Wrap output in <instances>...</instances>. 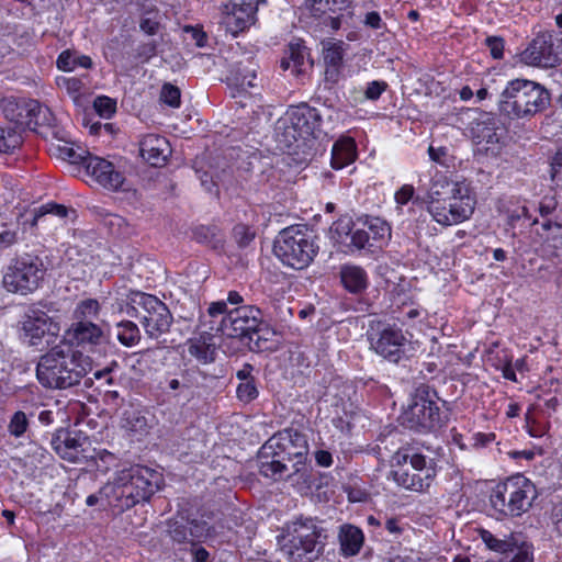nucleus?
<instances>
[{
	"label": "nucleus",
	"instance_id": "nucleus-1",
	"mask_svg": "<svg viewBox=\"0 0 562 562\" xmlns=\"http://www.w3.org/2000/svg\"><path fill=\"white\" fill-rule=\"evenodd\" d=\"M161 484V473L147 467L135 465L116 473L113 481L101 487L99 495L110 506L125 510L148 501Z\"/></svg>",
	"mask_w": 562,
	"mask_h": 562
},
{
	"label": "nucleus",
	"instance_id": "nucleus-2",
	"mask_svg": "<svg viewBox=\"0 0 562 562\" xmlns=\"http://www.w3.org/2000/svg\"><path fill=\"white\" fill-rule=\"evenodd\" d=\"M92 370L88 356L61 342L44 355L36 367L38 382L49 389H67L78 384Z\"/></svg>",
	"mask_w": 562,
	"mask_h": 562
},
{
	"label": "nucleus",
	"instance_id": "nucleus-3",
	"mask_svg": "<svg viewBox=\"0 0 562 562\" xmlns=\"http://www.w3.org/2000/svg\"><path fill=\"white\" fill-rule=\"evenodd\" d=\"M549 104L550 93L542 85L518 78L506 83L498 100L499 112L512 120L531 117Z\"/></svg>",
	"mask_w": 562,
	"mask_h": 562
},
{
	"label": "nucleus",
	"instance_id": "nucleus-4",
	"mask_svg": "<svg viewBox=\"0 0 562 562\" xmlns=\"http://www.w3.org/2000/svg\"><path fill=\"white\" fill-rule=\"evenodd\" d=\"M307 452V445L304 437L297 432H282L270 438L259 450V471L273 480L288 475V465L283 462L286 454L289 459L293 456L296 460L293 467L299 472L297 465L304 464Z\"/></svg>",
	"mask_w": 562,
	"mask_h": 562
},
{
	"label": "nucleus",
	"instance_id": "nucleus-5",
	"mask_svg": "<svg viewBox=\"0 0 562 562\" xmlns=\"http://www.w3.org/2000/svg\"><path fill=\"white\" fill-rule=\"evenodd\" d=\"M212 318L210 329L229 338H244L257 331L262 313L254 305H243L228 310L224 301L212 302L207 307Z\"/></svg>",
	"mask_w": 562,
	"mask_h": 562
},
{
	"label": "nucleus",
	"instance_id": "nucleus-6",
	"mask_svg": "<svg viewBox=\"0 0 562 562\" xmlns=\"http://www.w3.org/2000/svg\"><path fill=\"white\" fill-rule=\"evenodd\" d=\"M537 496L535 484L526 476L517 474L493 488L490 504L502 517H519L531 508Z\"/></svg>",
	"mask_w": 562,
	"mask_h": 562
},
{
	"label": "nucleus",
	"instance_id": "nucleus-7",
	"mask_svg": "<svg viewBox=\"0 0 562 562\" xmlns=\"http://www.w3.org/2000/svg\"><path fill=\"white\" fill-rule=\"evenodd\" d=\"M273 250L285 266L301 270L314 260L318 246L307 228L296 225L289 226L279 233Z\"/></svg>",
	"mask_w": 562,
	"mask_h": 562
},
{
	"label": "nucleus",
	"instance_id": "nucleus-8",
	"mask_svg": "<svg viewBox=\"0 0 562 562\" xmlns=\"http://www.w3.org/2000/svg\"><path fill=\"white\" fill-rule=\"evenodd\" d=\"M319 537L313 519H296L286 525L281 552L291 562H312L321 551Z\"/></svg>",
	"mask_w": 562,
	"mask_h": 562
},
{
	"label": "nucleus",
	"instance_id": "nucleus-9",
	"mask_svg": "<svg viewBox=\"0 0 562 562\" xmlns=\"http://www.w3.org/2000/svg\"><path fill=\"white\" fill-rule=\"evenodd\" d=\"M476 205L475 195L468 182L453 186L451 194L446 199L427 201V212L441 226L458 225L468 221Z\"/></svg>",
	"mask_w": 562,
	"mask_h": 562
},
{
	"label": "nucleus",
	"instance_id": "nucleus-10",
	"mask_svg": "<svg viewBox=\"0 0 562 562\" xmlns=\"http://www.w3.org/2000/svg\"><path fill=\"white\" fill-rule=\"evenodd\" d=\"M130 301L132 306L127 314L139 319L149 338L158 339L169 331L172 315L162 301L144 292L132 293Z\"/></svg>",
	"mask_w": 562,
	"mask_h": 562
},
{
	"label": "nucleus",
	"instance_id": "nucleus-11",
	"mask_svg": "<svg viewBox=\"0 0 562 562\" xmlns=\"http://www.w3.org/2000/svg\"><path fill=\"white\" fill-rule=\"evenodd\" d=\"M45 272L40 257L25 254L13 258L4 268L2 285L8 292L25 295L38 289Z\"/></svg>",
	"mask_w": 562,
	"mask_h": 562
},
{
	"label": "nucleus",
	"instance_id": "nucleus-12",
	"mask_svg": "<svg viewBox=\"0 0 562 562\" xmlns=\"http://www.w3.org/2000/svg\"><path fill=\"white\" fill-rule=\"evenodd\" d=\"M321 115L315 108L307 104L290 106L284 116L278 122V130H283L281 142L290 148L299 139H307L319 126Z\"/></svg>",
	"mask_w": 562,
	"mask_h": 562
},
{
	"label": "nucleus",
	"instance_id": "nucleus-13",
	"mask_svg": "<svg viewBox=\"0 0 562 562\" xmlns=\"http://www.w3.org/2000/svg\"><path fill=\"white\" fill-rule=\"evenodd\" d=\"M371 349L383 359L397 363L405 357L408 339L401 328L386 326L369 335Z\"/></svg>",
	"mask_w": 562,
	"mask_h": 562
},
{
	"label": "nucleus",
	"instance_id": "nucleus-14",
	"mask_svg": "<svg viewBox=\"0 0 562 562\" xmlns=\"http://www.w3.org/2000/svg\"><path fill=\"white\" fill-rule=\"evenodd\" d=\"M411 428L429 431L440 427L443 417L438 401L427 392L426 396L418 394L406 412Z\"/></svg>",
	"mask_w": 562,
	"mask_h": 562
},
{
	"label": "nucleus",
	"instance_id": "nucleus-15",
	"mask_svg": "<svg viewBox=\"0 0 562 562\" xmlns=\"http://www.w3.org/2000/svg\"><path fill=\"white\" fill-rule=\"evenodd\" d=\"M519 59L527 66L548 68L560 61V55L553 47L552 36L539 34L520 53Z\"/></svg>",
	"mask_w": 562,
	"mask_h": 562
},
{
	"label": "nucleus",
	"instance_id": "nucleus-16",
	"mask_svg": "<svg viewBox=\"0 0 562 562\" xmlns=\"http://www.w3.org/2000/svg\"><path fill=\"white\" fill-rule=\"evenodd\" d=\"M106 335L103 329L93 322H76L65 333L64 340L71 347L77 346L87 351L106 345Z\"/></svg>",
	"mask_w": 562,
	"mask_h": 562
},
{
	"label": "nucleus",
	"instance_id": "nucleus-17",
	"mask_svg": "<svg viewBox=\"0 0 562 562\" xmlns=\"http://www.w3.org/2000/svg\"><path fill=\"white\" fill-rule=\"evenodd\" d=\"M23 337L31 346L41 344L45 336L56 337L59 324L41 310H31L22 323Z\"/></svg>",
	"mask_w": 562,
	"mask_h": 562
},
{
	"label": "nucleus",
	"instance_id": "nucleus-18",
	"mask_svg": "<svg viewBox=\"0 0 562 562\" xmlns=\"http://www.w3.org/2000/svg\"><path fill=\"white\" fill-rule=\"evenodd\" d=\"M83 165L87 175L101 187L114 191L122 187L124 176L115 169L111 161L89 153Z\"/></svg>",
	"mask_w": 562,
	"mask_h": 562
},
{
	"label": "nucleus",
	"instance_id": "nucleus-19",
	"mask_svg": "<svg viewBox=\"0 0 562 562\" xmlns=\"http://www.w3.org/2000/svg\"><path fill=\"white\" fill-rule=\"evenodd\" d=\"M222 23L233 36L248 29L255 21L256 10L251 4H222Z\"/></svg>",
	"mask_w": 562,
	"mask_h": 562
},
{
	"label": "nucleus",
	"instance_id": "nucleus-20",
	"mask_svg": "<svg viewBox=\"0 0 562 562\" xmlns=\"http://www.w3.org/2000/svg\"><path fill=\"white\" fill-rule=\"evenodd\" d=\"M52 445L56 453L69 462L79 463L87 458L85 452L89 441L80 432H66L64 436L56 437Z\"/></svg>",
	"mask_w": 562,
	"mask_h": 562
},
{
	"label": "nucleus",
	"instance_id": "nucleus-21",
	"mask_svg": "<svg viewBox=\"0 0 562 562\" xmlns=\"http://www.w3.org/2000/svg\"><path fill=\"white\" fill-rule=\"evenodd\" d=\"M140 156L151 166H161L170 155L168 140L156 134L145 135L139 143Z\"/></svg>",
	"mask_w": 562,
	"mask_h": 562
},
{
	"label": "nucleus",
	"instance_id": "nucleus-22",
	"mask_svg": "<svg viewBox=\"0 0 562 562\" xmlns=\"http://www.w3.org/2000/svg\"><path fill=\"white\" fill-rule=\"evenodd\" d=\"M256 65L247 60L246 63L239 61L232 65L226 80L228 86L236 90L237 93H244L247 92L249 88L256 87Z\"/></svg>",
	"mask_w": 562,
	"mask_h": 562
},
{
	"label": "nucleus",
	"instance_id": "nucleus-23",
	"mask_svg": "<svg viewBox=\"0 0 562 562\" xmlns=\"http://www.w3.org/2000/svg\"><path fill=\"white\" fill-rule=\"evenodd\" d=\"M358 157L356 140L347 135L340 136L331 147L330 166L340 170L353 164Z\"/></svg>",
	"mask_w": 562,
	"mask_h": 562
},
{
	"label": "nucleus",
	"instance_id": "nucleus-24",
	"mask_svg": "<svg viewBox=\"0 0 562 562\" xmlns=\"http://www.w3.org/2000/svg\"><path fill=\"white\" fill-rule=\"evenodd\" d=\"M393 481L401 487L414 492H424L428 490L432 481L420 473H409L408 470L398 469L392 472Z\"/></svg>",
	"mask_w": 562,
	"mask_h": 562
},
{
	"label": "nucleus",
	"instance_id": "nucleus-25",
	"mask_svg": "<svg viewBox=\"0 0 562 562\" xmlns=\"http://www.w3.org/2000/svg\"><path fill=\"white\" fill-rule=\"evenodd\" d=\"M395 460L397 464L408 461L416 472L420 473L423 476H427L431 481H434L436 476V462L434 459H427L424 454L397 452Z\"/></svg>",
	"mask_w": 562,
	"mask_h": 562
},
{
	"label": "nucleus",
	"instance_id": "nucleus-26",
	"mask_svg": "<svg viewBox=\"0 0 562 562\" xmlns=\"http://www.w3.org/2000/svg\"><path fill=\"white\" fill-rule=\"evenodd\" d=\"M340 279L344 286L351 293H359L368 285L367 273L358 266L347 265L341 267Z\"/></svg>",
	"mask_w": 562,
	"mask_h": 562
},
{
	"label": "nucleus",
	"instance_id": "nucleus-27",
	"mask_svg": "<svg viewBox=\"0 0 562 562\" xmlns=\"http://www.w3.org/2000/svg\"><path fill=\"white\" fill-rule=\"evenodd\" d=\"M467 182L465 180H450L446 175L436 172L430 182L427 193V201H436L437 199H446L451 194V190L456 183Z\"/></svg>",
	"mask_w": 562,
	"mask_h": 562
},
{
	"label": "nucleus",
	"instance_id": "nucleus-28",
	"mask_svg": "<svg viewBox=\"0 0 562 562\" xmlns=\"http://www.w3.org/2000/svg\"><path fill=\"white\" fill-rule=\"evenodd\" d=\"M339 539L342 552L346 555H355L362 546L363 533L355 526H344L341 527Z\"/></svg>",
	"mask_w": 562,
	"mask_h": 562
},
{
	"label": "nucleus",
	"instance_id": "nucleus-29",
	"mask_svg": "<svg viewBox=\"0 0 562 562\" xmlns=\"http://www.w3.org/2000/svg\"><path fill=\"white\" fill-rule=\"evenodd\" d=\"M91 66V58L77 52L64 50L57 58V67L63 71H72L78 67L90 68Z\"/></svg>",
	"mask_w": 562,
	"mask_h": 562
},
{
	"label": "nucleus",
	"instance_id": "nucleus-30",
	"mask_svg": "<svg viewBox=\"0 0 562 562\" xmlns=\"http://www.w3.org/2000/svg\"><path fill=\"white\" fill-rule=\"evenodd\" d=\"M188 352L201 363H209L214 360L215 347L200 337L188 342Z\"/></svg>",
	"mask_w": 562,
	"mask_h": 562
},
{
	"label": "nucleus",
	"instance_id": "nucleus-31",
	"mask_svg": "<svg viewBox=\"0 0 562 562\" xmlns=\"http://www.w3.org/2000/svg\"><path fill=\"white\" fill-rule=\"evenodd\" d=\"M351 0H306V5L313 15L321 16L349 8Z\"/></svg>",
	"mask_w": 562,
	"mask_h": 562
},
{
	"label": "nucleus",
	"instance_id": "nucleus-32",
	"mask_svg": "<svg viewBox=\"0 0 562 562\" xmlns=\"http://www.w3.org/2000/svg\"><path fill=\"white\" fill-rule=\"evenodd\" d=\"M190 536L192 543L195 541H209L216 538V529L211 526L209 521L203 518H194L189 521Z\"/></svg>",
	"mask_w": 562,
	"mask_h": 562
},
{
	"label": "nucleus",
	"instance_id": "nucleus-33",
	"mask_svg": "<svg viewBox=\"0 0 562 562\" xmlns=\"http://www.w3.org/2000/svg\"><path fill=\"white\" fill-rule=\"evenodd\" d=\"M116 338L125 347H133L140 340V331L137 325L131 321L117 324Z\"/></svg>",
	"mask_w": 562,
	"mask_h": 562
},
{
	"label": "nucleus",
	"instance_id": "nucleus-34",
	"mask_svg": "<svg viewBox=\"0 0 562 562\" xmlns=\"http://www.w3.org/2000/svg\"><path fill=\"white\" fill-rule=\"evenodd\" d=\"M352 229L353 223L351 217L342 216L330 226V237L335 243L345 246L349 240Z\"/></svg>",
	"mask_w": 562,
	"mask_h": 562
},
{
	"label": "nucleus",
	"instance_id": "nucleus-35",
	"mask_svg": "<svg viewBox=\"0 0 562 562\" xmlns=\"http://www.w3.org/2000/svg\"><path fill=\"white\" fill-rule=\"evenodd\" d=\"M100 312V304L94 299L81 300L74 311V317L77 322H92Z\"/></svg>",
	"mask_w": 562,
	"mask_h": 562
},
{
	"label": "nucleus",
	"instance_id": "nucleus-36",
	"mask_svg": "<svg viewBox=\"0 0 562 562\" xmlns=\"http://www.w3.org/2000/svg\"><path fill=\"white\" fill-rule=\"evenodd\" d=\"M0 109L9 121L15 124H27L20 112L21 100H16L13 97L3 98L0 100Z\"/></svg>",
	"mask_w": 562,
	"mask_h": 562
},
{
	"label": "nucleus",
	"instance_id": "nucleus-37",
	"mask_svg": "<svg viewBox=\"0 0 562 562\" xmlns=\"http://www.w3.org/2000/svg\"><path fill=\"white\" fill-rule=\"evenodd\" d=\"M42 111V106L36 100H21L20 112L24 116L27 124H16L21 128H32L37 123V117Z\"/></svg>",
	"mask_w": 562,
	"mask_h": 562
},
{
	"label": "nucleus",
	"instance_id": "nucleus-38",
	"mask_svg": "<svg viewBox=\"0 0 562 562\" xmlns=\"http://www.w3.org/2000/svg\"><path fill=\"white\" fill-rule=\"evenodd\" d=\"M30 427V417L23 411H16L9 419L8 431L15 438H22Z\"/></svg>",
	"mask_w": 562,
	"mask_h": 562
},
{
	"label": "nucleus",
	"instance_id": "nucleus-39",
	"mask_svg": "<svg viewBox=\"0 0 562 562\" xmlns=\"http://www.w3.org/2000/svg\"><path fill=\"white\" fill-rule=\"evenodd\" d=\"M56 83L58 88L65 90L67 94L77 103L82 93L83 83L75 77H57Z\"/></svg>",
	"mask_w": 562,
	"mask_h": 562
},
{
	"label": "nucleus",
	"instance_id": "nucleus-40",
	"mask_svg": "<svg viewBox=\"0 0 562 562\" xmlns=\"http://www.w3.org/2000/svg\"><path fill=\"white\" fill-rule=\"evenodd\" d=\"M325 65L341 66L344 59V49L341 42H326L324 44Z\"/></svg>",
	"mask_w": 562,
	"mask_h": 562
},
{
	"label": "nucleus",
	"instance_id": "nucleus-41",
	"mask_svg": "<svg viewBox=\"0 0 562 562\" xmlns=\"http://www.w3.org/2000/svg\"><path fill=\"white\" fill-rule=\"evenodd\" d=\"M125 428L132 432L143 435L147 432L149 424L140 412H132L125 419Z\"/></svg>",
	"mask_w": 562,
	"mask_h": 562
},
{
	"label": "nucleus",
	"instance_id": "nucleus-42",
	"mask_svg": "<svg viewBox=\"0 0 562 562\" xmlns=\"http://www.w3.org/2000/svg\"><path fill=\"white\" fill-rule=\"evenodd\" d=\"M480 536L488 549L501 553L510 551L512 543L507 540L496 538L491 531L481 530Z\"/></svg>",
	"mask_w": 562,
	"mask_h": 562
},
{
	"label": "nucleus",
	"instance_id": "nucleus-43",
	"mask_svg": "<svg viewBox=\"0 0 562 562\" xmlns=\"http://www.w3.org/2000/svg\"><path fill=\"white\" fill-rule=\"evenodd\" d=\"M369 229L372 234V238L375 240L384 241L391 237L390 225L379 217L370 220Z\"/></svg>",
	"mask_w": 562,
	"mask_h": 562
},
{
	"label": "nucleus",
	"instance_id": "nucleus-44",
	"mask_svg": "<svg viewBox=\"0 0 562 562\" xmlns=\"http://www.w3.org/2000/svg\"><path fill=\"white\" fill-rule=\"evenodd\" d=\"M58 155L60 158L68 160L71 164H85V160L87 158L88 151L80 149V148H74L69 145H63L58 146L57 148Z\"/></svg>",
	"mask_w": 562,
	"mask_h": 562
},
{
	"label": "nucleus",
	"instance_id": "nucleus-45",
	"mask_svg": "<svg viewBox=\"0 0 562 562\" xmlns=\"http://www.w3.org/2000/svg\"><path fill=\"white\" fill-rule=\"evenodd\" d=\"M169 533H170V537L176 542H179V543L190 542V543H192V538L190 536L189 521H187L186 524L179 522V521L171 522L170 526H169Z\"/></svg>",
	"mask_w": 562,
	"mask_h": 562
},
{
	"label": "nucleus",
	"instance_id": "nucleus-46",
	"mask_svg": "<svg viewBox=\"0 0 562 562\" xmlns=\"http://www.w3.org/2000/svg\"><path fill=\"white\" fill-rule=\"evenodd\" d=\"M95 112L103 119H110L116 110V102L105 95L98 97L93 102Z\"/></svg>",
	"mask_w": 562,
	"mask_h": 562
},
{
	"label": "nucleus",
	"instance_id": "nucleus-47",
	"mask_svg": "<svg viewBox=\"0 0 562 562\" xmlns=\"http://www.w3.org/2000/svg\"><path fill=\"white\" fill-rule=\"evenodd\" d=\"M304 64V52L297 46L294 48L293 46H290V55L288 58H284L281 61V67L284 70L290 69L293 67L292 71L297 72L300 70V67Z\"/></svg>",
	"mask_w": 562,
	"mask_h": 562
},
{
	"label": "nucleus",
	"instance_id": "nucleus-48",
	"mask_svg": "<svg viewBox=\"0 0 562 562\" xmlns=\"http://www.w3.org/2000/svg\"><path fill=\"white\" fill-rule=\"evenodd\" d=\"M236 393L237 397L245 403L251 402L259 394L255 380L240 382L237 386Z\"/></svg>",
	"mask_w": 562,
	"mask_h": 562
},
{
	"label": "nucleus",
	"instance_id": "nucleus-49",
	"mask_svg": "<svg viewBox=\"0 0 562 562\" xmlns=\"http://www.w3.org/2000/svg\"><path fill=\"white\" fill-rule=\"evenodd\" d=\"M415 189L412 184H403L394 194V201L396 203V210L402 211L414 196Z\"/></svg>",
	"mask_w": 562,
	"mask_h": 562
},
{
	"label": "nucleus",
	"instance_id": "nucleus-50",
	"mask_svg": "<svg viewBox=\"0 0 562 562\" xmlns=\"http://www.w3.org/2000/svg\"><path fill=\"white\" fill-rule=\"evenodd\" d=\"M180 90L172 85H165L161 89V100L172 106L178 108L180 105Z\"/></svg>",
	"mask_w": 562,
	"mask_h": 562
},
{
	"label": "nucleus",
	"instance_id": "nucleus-51",
	"mask_svg": "<svg viewBox=\"0 0 562 562\" xmlns=\"http://www.w3.org/2000/svg\"><path fill=\"white\" fill-rule=\"evenodd\" d=\"M20 140L14 132L0 128V153H9L18 147Z\"/></svg>",
	"mask_w": 562,
	"mask_h": 562
},
{
	"label": "nucleus",
	"instance_id": "nucleus-52",
	"mask_svg": "<svg viewBox=\"0 0 562 562\" xmlns=\"http://www.w3.org/2000/svg\"><path fill=\"white\" fill-rule=\"evenodd\" d=\"M369 241V233L363 229H356L351 232V235L349 237V240L347 241V245L345 247L348 248V250L355 249H362L366 247V245Z\"/></svg>",
	"mask_w": 562,
	"mask_h": 562
},
{
	"label": "nucleus",
	"instance_id": "nucleus-53",
	"mask_svg": "<svg viewBox=\"0 0 562 562\" xmlns=\"http://www.w3.org/2000/svg\"><path fill=\"white\" fill-rule=\"evenodd\" d=\"M509 552H512L513 555L510 558L508 557V562H533L532 550L528 544H522L515 550L510 548Z\"/></svg>",
	"mask_w": 562,
	"mask_h": 562
},
{
	"label": "nucleus",
	"instance_id": "nucleus-54",
	"mask_svg": "<svg viewBox=\"0 0 562 562\" xmlns=\"http://www.w3.org/2000/svg\"><path fill=\"white\" fill-rule=\"evenodd\" d=\"M387 83L384 81L374 80L368 83L364 95L369 100H378L381 94L386 90Z\"/></svg>",
	"mask_w": 562,
	"mask_h": 562
},
{
	"label": "nucleus",
	"instance_id": "nucleus-55",
	"mask_svg": "<svg viewBox=\"0 0 562 562\" xmlns=\"http://www.w3.org/2000/svg\"><path fill=\"white\" fill-rule=\"evenodd\" d=\"M486 46L491 52V55L495 59L503 58L504 55V40L497 36H490L485 40Z\"/></svg>",
	"mask_w": 562,
	"mask_h": 562
},
{
	"label": "nucleus",
	"instance_id": "nucleus-56",
	"mask_svg": "<svg viewBox=\"0 0 562 562\" xmlns=\"http://www.w3.org/2000/svg\"><path fill=\"white\" fill-rule=\"evenodd\" d=\"M405 526H406V524L401 518H397V517H389V518H386V520L384 522L385 529L393 537L401 536L405 529Z\"/></svg>",
	"mask_w": 562,
	"mask_h": 562
},
{
	"label": "nucleus",
	"instance_id": "nucleus-57",
	"mask_svg": "<svg viewBox=\"0 0 562 562\" xmlns=\"http://www.w3.org/2000/svg\"><path fill=\"white\" fill-rule=\"evenodd\" d=\"M43 210H44V212H43L42 216H44L46 214H52L59 218H65L68 216L69 213H75L74 210H69L66 206L60 205V204H46L45 206H43Z\"/></svg>",
	"mask_w": 562,
	"mask_h": 562
},
{
	"label": "nucleus",
	"instance_id": "nucleus-58",
	"mask_svg": "<svg viewBox=\"0 0 562 562\" xmlns=\"http://www.w3.org/2000/svg\"><path fill=\"white\" fill-rule=\"evenodd\" d=\"M428 155L432 161H435L439 165H442V166H448V164H447L448 150L446 147H434L430 145L428 148Z\"/></svg>",
	"mask_w": 562,
	"mask_h": 562
},
{
	"label": "nucleus",
	"instance_id": "nucleus-59",
	"mask_svg": "<svg viewBox=\"0 0 562 562\" xmlns=\"http://www.w3.org/2000/svg\"><path fill=\"white\" fill-rule=\"evenodd\" d=\"M542 227L549 232V238L560 239V244H562V224L547 220L542 223Z\"/></svg>",
	"mask_w": 562,
	"mask_h": 562
},
{
	"label": "nucleus",
	"instance_id": "nucleus-60",
	"mask_svg": "<svg viewBox=\"0 0 562 562\" xmlns=\"http://www.w3.org/2000/svg\"><path fill=\"white\" fill-rule=\"evenodd\" d=\"M507 216L510 223H514L515 221H518L520 218H531V215L529 213V209L526 205H521L515 210H508Z\"/></svg>",
	"mask_w": 562,
	"mask_h": 562
},
{
	"label": "nucleus",
	"instance_id": "nucleus-61",
	"mask_svg": "<svg viewBox=\"0 0 562 562\" xmlns=\"http://www.w3.org/2000/svg\"><path fill=\"white\" fill-rule=\"evenodd\" d=\"M139 26L144 33L155 35L158 31L159 23L154 19L144 18L142 19Z\"/></svg>",
	"mask_w": 562,
	"mask_h": 562
},
{
	"label": "nucleus",
	"instance_id": "nucleus-62",
	"mask_svg": "<svg viewBox=\"0 0 562 562\" xmlns=\"http://www.w3.org/2000/svg\"><path fill=\"white\" fill-rule=\"evenodd\" d=\"M315 460L318 465L324 467V468H328L333 463L331 453L326 450L315 451Z\"/></svg>",
	"mask_w": 562,
	"mask_h": 562
},
{
	"label": "nucleus",
	"instance_id": "nucleus-63",
	"mask_svg": "<svg viewBox=\"0 0 562 562\" xmlns=\"http://www.w3.org/2000/svg\"><path fill=\"white\" fill-rule=\"evenodd\" d=\"M364 24L371 29L378 30L382 26V19L375 11L366 14Z\"/></svg>",
	"mask_w": 562,
	"mask_h": 562
},
{
	"label": "nucleus",
	"instance_id": "nucleus-64",
	"mask_svg": "<svg viewBox=\"0 0 562 562\" xmlns=\"http://www.w3.org/2000/svg\"><path fill=\"white\" fill-rule=\"evenodd\" d=\"M554 528L559 535H562V502L555 506L552 515Z\"/></svg>",
	"mask_w": 562,
	"mask_h": 562
}]
</instances>
